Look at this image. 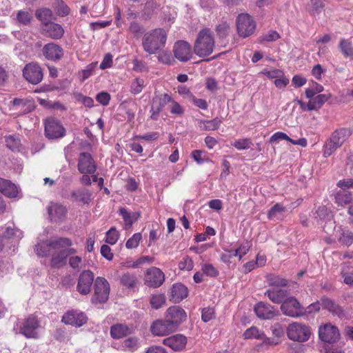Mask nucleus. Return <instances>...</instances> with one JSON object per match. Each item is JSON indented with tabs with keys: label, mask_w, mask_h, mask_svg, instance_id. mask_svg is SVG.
Returning a JSON list of instances; mask_svg holds the SVG:
<instances>
[{
	"label": "nucleus",
	"mask_w": 353,
	"mask_h": 353,
	"mask_svg": "<svg viewBox=\"0 0 353 353\" xmlns=\"http://www.w3.org/2000/svg\"><path fill=\"white\" fill-rule=\"evenodd\" d=\"M166 41V31L163 28H155L144 34L142 46L146 52L154 54L163 49Z\"/></svg>",
	"instance_id": "obj_1"
},
{
	"label": "nucleus",
	"mask_w": 353,
	"mask_h": 353,
	"mask_svg": "<svg viewBox=\"0 0 353 353\" xmlns=\"http://www.w3.org/2000/svg\"><path fill=\"white\" fill-rule=\"evenodd\" d=\"M61 244H37L34 251L40 257L52 255L51 265L53 268H59L65 263V259L69 252L59 246Z\"/></svg>",
	"instance_id": "obj_2"
},
{
	"label": "nucleus",
	"mask_w": 353,
	"mask_h": 353,
	"mask_svg": "<svg viewBox=\"0 0 353 353\" xmlns=\"http://www.w3.org/2000/svg\"><path fill=\"white\" fill-rule=\"evenodd\" d=\"M215 46L214 37L210 28L201 30L194 44V52L199 57L210 55Z\"/></svg>",
	"instance_id": "obj_3"
},
{
	"label": "nucleus",
	"mask_w": 353,
	"mask_h": 353,
	"mask_svg": "<svg viewBox=\"0 0 353 353\" xmlns=\"http://www.w3.org/2000/svg\"><path fill=\"white\" fill-rule=\"evenodd\" d=\"M351 134L352 130L349 128H340L334 130L324 145L323 157L331 156L343 145Z\"/></svg>",
	"instance_id": "obj_4"
},
{
	"label": "nucleus",
	"mask_w": 353,
	"mask_h": 353,
	"mask_svg": "<svg viewBox=\"0 0 353 353\" xmlns=\"http://www.w3.org/2000/svg\"><path fill=\"white\" fill-rule=\"evenodd\" d=\"M269 283L271 287L266 290L265 295L272 302L282 304L288 296L287 291L282 288L287 285L286 280L275 276L269 279Z\"/></svg>",
	"instance_id": "obj_5"
},
{
	"label": "nucleus",
	"mask_w": 353,
	"mask_h": 353,
	"mask_svg": "<svg viewBox=\"0 0 353 353\" xmlns=\"http://www.w3.org/2000/svg\"><path fill=\"white\" fill-rule=\"evenodd\" d=\"M286 334L290 340L303 343L310 339L311 331L306 325L299 322H293L288 325Z\"/></svg>",
	"instance_id": "obj_6"
},
{
	"label": "nucleus",
	"mask_w": 353,
	"mask_h": 353,
	"mask_svg": "<svg viewBox=\"0 0 353 353\" xmlns=\"http://www.w3.org/2000/svg\"><path fill=\"white\" fill-rule=\"evenodd\" d=\"M94 292L92 301L94 303H105L110 294V285L108 281L103 277H97L94 282Z\"/></svg>",
	"instance_id": "obj_7"
},
{
	"label": "nucleus",
	"mask_w": 353,
	"mask_h": 353,
	"mask_svg": "<svg viewBox=\"0 0 353 353\" xmlns=\"http://www.w3.org/2000/svg\"><path fill=\"white\" fill-rule=\"evenodd\" d=\"M45 134L48 139H57L65 134V129L58 119L50 117L45 121Z\"/></svg>",
	"instance_id": "obj_8"
},
{
	"label": "nucleus",
	"mask_w": 353,
	"mask_h": 353,
	"mask_svg": "<svg viewBox=\"0 0 353 353\" xmlns=\"http://www.w3.org/2000/svg\"><path fill=\"white\" fill-rule=\"evenodd\" d=\"M236 28L241 37H247L254 32L256 23L250 14L242 13L236 19Z\"/></svg>",
	"instance_id": "obj_9"
},
{
	"label": "nucleus",
	"mask_w": 353,
	"mask_h": 353,
	"mask_svg": "<svg viewBox=\"0 0 353 353\" xmlns=\"http://www.w3.org/2000/svg\"><path fill=\"white\" fill-rule=\"evenodd\" d=\"M249 244H230L224 247V252L222 253L221 259L224 263H230V259L234 256H238L240 260L249 250Z\"/></svg>",
	"instance_id": "obj_10"
},
{
	"label": "nucleus",
	"mask_w": 353,
	"mask_h": 353,
	"mask_svg": "<svg viewBox=\"0 0 353 353\" xmlns=\"http://www.w3.org/2000/svg\"><path fill=\"white\" fill-rule=\"evenodd\" d=\"M281 310L285 315L291 317H298L305 314L300 303L292 296H287L281 304Z\"/></svg>",
	"instance_id": "obj_11"
},
{
	"label": "nucleus",
	"mask_w": 353,
	"mask_h": 353,
	"mask_svg": "<svg viewBox=\"0 0 353 353\" xmlns=\"http://www.w3.org/2000/svg\"><path fill=\"white\" fill-rule=\"evenodd\" d=\"M40 323L38 319L30 315L26 319L20 328V332L27 338L37 339L39 337Z\"/></svg>",
	"instance_id": "obj_12"
},
{
	"label": "nucleus",
	"mask_w": 353,
	"mask_h": 353,
	"mask_svg": "<svg viewBox=\"0 0 353 353\" xmlns=\"http://www.w3.org/2000/svg\"><path fill=\"white\" fill-rule=\"evenodd\" d=\"M23 75L28 82L34 85L40 83L43 77L41 68L36 63L26 64L23 70Z\"/></svg>",
	"instance_id": "obj_13"
},
{
	"label": "nucleus",
	"mask_w": 353,
	"mask_h": 353,
	"mask_svg": "<svg viewBox=\"0 0 353 353\" xmlns=\"http://www.w3.org/2000/svg\"><path fill=\"white\" fill-rule=\"evenodd\" d=\"M165 318L177 330L179 325L186 320L187 314L183 308L179 306H172L167 310Z\"/></svg>",
	"instance_id": "obj_14"
},
{
	"label": "nucleus",
	"mask_w": 353,
	"mask_h": 353,
	"mask_svg": "<svg viewBox=\"0 0 353 353\" xmlns=\"http://www.w3.org/2000/svg\"><path fill=\"white\" fill-rule=\"evenodd\" d=\"M319 335L321 341L325 343H335L340 336L339 330L330 323L325 324L319 329Z\"/></svg>",
	"instance_id": "obj_15"
},
{
	"label": "nucleus",
	"mask_w": 353,
	"mask_h": 353,
	"mask_svg": "<svg viewBox=\"0 0 353 353\" xmlns=\"http://www.w3.org/2000/svg\"><path fill=\"white\" fill-rule=\"evenodd\" d=\"M165 276L163 272L158 268H149L145 275V283L149 287L157 288L163 283Z\"/></svg>",
	"instance_id": "obj_16"
},
{
	"label": "nucleus",
	"mask_w": 353,
	"mask_h": 353,
	"mask_svg": "<svg viewBox=\"0 0 353 353\" xmlns=\"http://www.w3.org/2000/svg\"><path fill=\"white\" fill-rule=\"evenodd\" d=\"M48 214L52 222L61 223L66 218L68 209L60 203H51L48 207Z\"/></svg>",
	"instance_id": "obj_17"
},
{
	"label": "nucleus",
	"mask_w": 353,
	"mask_h": 353,
	"mask_svg": "<svg viewBox=\"0 0 353 353\" xmlns=\"http://www.w3.org/2000/svg\"><path fill=\"white\" fill-rule=\"evenodd\" d=\"M97 166L91 154L88 152H81L78 161V170L81 174H94Z\"/></svg>",
	"instance_id": "obj_18"
},
{
	"label": "nucleus",
	"mask_w": 353,
	"mask_h": 353,
	"mask_svg": "<svg viewBox=\"0 0 353 353\" xmlns=\"http://www.w3.org/2000/svg\"><path fill=\"white\" fill-rule=\"evenodd\" d=\"M172 101V98L168 94H162L155 96L152 101L151 105V119L157 120L159 112L163 110V107L168 103Z\"/></svg>",
	"instance_id": "obj_19"
},
{
	"label": "nucleus",
	"mask_w": 353,
	"mask_h": 353,
	"mask_svg": "<svg viewBox=\"0 0 353 353\" xmlns=\"http://www.w3.org/2000/svg\"><path fill=\"white\" fill-rule=\"evenodd\" d=\"M173 52L174 57L180 61H188L192 57L191 46L184 41H178L176 42Z\"/></svg>",
	"instance_id": "obj_20"
},
{
	"label": "nucleus",
	"mask_w": 353,
	"mask_h": 353,
	"mask_svg": "<svg viewBox=\"0 0 353 353\" xmlns=\"http://www.w3.org/2000/svg\"><path fill=\"white\" fill-rule=\"evenodd\" d=\"M254 311L258 318L264 320L272 319L278 314V311L274 307L263 302L256 303Z\"/></svg>",
	"instance_id": "obj_21"
},
{
	"label": "nucleus",
	"mask_w": 353,
	"mask_h": 353,
	"mask_svg": "<svg viewBox=\"0 0 353 353\" xmlns=\"http://www.w3.org/2000/svg\"><path fill=\"white\" fill-rule=\"evenodd\" d=\"M176 331L173 324L166 318L165 320H157L151 325V332L157 336H165Z\"/></svg>",
	"instance_id": "obj_22"
},
{
	"label": "nucleus",
	"mask_w": 353,
	"mask_h": 353,
	"mask_svg": "<svg viewBox=\"0 0 353 353\" xmlns=\"http://www.w3.org/2000/svg\"><path fill=\"white\" fill-rule=\"evenodd\" d=\"M94 281V274L90 270L83 271L79 276L77 291L83 295L90 293Z\"/></svg>",
	"instance_id": "obj_23"
},
{
	"label": "nucleus",
	"mask_w": 353,
	"mask_h": 353,
	"mask_svg": "<svg viewBox=\"0 0 353 353\" xmlns=\"http://www.w3.org/2000/svg\"><path fill=\"white\" fill-rule=\"evenodd\" d=\"M87 318L81 312L76 310L68 311L62 317V322L67 325L81 327L86 322Z\"/></svg>",
	"instance_id": "obj_24"
},
{
	"label": "nucleus",
	"mask_w": 353,
	"mask_h": 353,
	"mask_svg": "<svg viewBox=\"0 0 353 353\" xmlns=\"http://www.w3.org/2000/svg\"><path fill=\"white\" fill-rule=\"evenodd\" d=\"M42 52L45 57L50 61H59L63 55V48L54 43H50L43 47Z\"/></svg>",
	"instance_id": "obj_25"
},
{
	"label": "nucleus",
	"mask_w": 353,
	"mask_h": 353,
	"mask_svg": "<svg viewBox=\"0 0 353 353\" xmlns=\"http://www.w3.org/2000/svg\"><path fill=\"white\" fill-rule=\"evenodd\" d=\"M139 339L136 336L128 337L121 343H114L112 347L118 350L134 352L140 347Z\"/></svg>",
	"instance_id": "obj_26"
},
{
	"label": "nucleus",
	"mask_w": 353,
	"mask_h": 353,
	"mask_svg": "<svg viewBox=\"0 0 353 353\" xmlns=\"http://www.w3.org/2000/svg\"><path fill=\"white\" fill-rule=\"evenodd\" d=\"M41 30L42 33L45 36L53 39H59L64 34V30L62 26L52 21L41 27Z\"/></svg>",
	"instance_id": "obj_27"
},
{
	"label": "nucleus",
	"mask_w": 353,
	"mask_h": 353,
	"mask_svg": "<svg viewBox=\"0 0 353 353\" xmlns=\"http://www.w3.org/2000/svg\"><path fill=\"white\" fill-rule=\"evenodd\" d=\"M186 337L182 334H176L163 340V344L174 351L182 350L186 345Z\"/></svg>",
	"instance_id": "obj_28"
},
{
	"label": "nucleus",
	"mask_w": 353,
	"mask_h": 353,
	"mask_svg": "<svg viewBox=\"0 0 353 353\" xmlns=\"http://www.w3.org/2000/svg\"><path fill=\"white\" fill-rule=\"evenodd\" d=\"M133 332V329L125 324L117 323L111 326L110 335L113 339H119Z\"/></svg>",
	"instance_id": "obj_29"
},
{
	"label": "nucleus",
	"mask_w": 353,
	"mask_h": 353,
	"mask_svg": "<svg viewBox=\"0 0 353 353\" xmlns=\"http://www.w3.org/2000/svg\"><path fill=\"white\" fill-rule=\"evenodd\" d=\"M9 198H15L18 194L17 187L10 180L0 177V194Z\"/></svg>",
	"instance_id": "obj_30"
},
{
	"label": "nucleus",
	"mask_w": 353,
	"mask_h": 353,
	"mask_svg": "<svg viewBox=\"0 0 353 353\" xmlns=\"http://www.w3.org/2000/svg\"><path fill=\"white\" fill-rule=\"evenodd\" d=\"M321 307L323 309L327 310L334 315H336L339 317L344 316L342 307L328 298L323 297L321 299Z\"/></svg>",
	"instance_id": "obj_31"
},
{
	"label": "nucleus",
	"mask_w": 353,
	"mask_h": 353,
	"mask_svg": "<svg viewBox=\"0 0 353 353\" xmlns=\"http://www.w3.org/2000/svg\"><path fill=\"white\" fill-rule=\"evenodd\" d=\"M171 299L174 303H179L188 296V288L181 283H175L171 289Z\"/></svg>",
	"instance_id": "obj_32"
},
{
	"label": "nucleus",
	"mask_w": 353,
	"mask_h": 353,
	"mask_svg": "<svg viewBox=\"0 0 353 353\" xmlns=\"http://www.w3.org/2000/svg\"><path fill=\"white\" fill-rule=\"evenodd\" d=\"M71 197L76 202L88 205L92 201V193L88 190L81 189L72 192Z\"/></svg>",
	"instance_id": "obj_33"
},
{
	"label": "nucleus",
	"mask_w": 353,
	"mask_h": 353,
	"mask_svg": "<svg viewBox=\"0 0 353 353\" xmlns=\"http://www.w3.org/2000/svg\"><path fill=\"white\" fill-rule=\"evenodd\" d=\"M339 49L345 59L353 60V45L350 39H341L339 43Z\"/></svg>",
	"instance_id": "obj_34"
},
{
	"label": "nucleus",
	"mask_w": 353,
	"mask_h": 353,
	"mask_svg": "<svg viewBox=\"0 0 353 353\" xmlns=\"http://www.w3.org/2000/svg\"><path fill=\"white\" fill-rule=\"evenodd\" d=\"M243 336L245 339H256L259 340H262L265 343L269 341V339L266 337L264 332L262 330H259L255 326H252L247 329L243 333Z\"/></svg>",
	"instance_id": "obj_35"
},
{
	"label": "nucleus",
	"mask_w": 353,
	"mask_h": 353,
	"mask_svg": "<svg viewBox=\"0 0 353 353\" xmlns=\"http://www.w3.org/2000/svg\"><path fill=\"white\" fill-rule=\"evenodd\" d=\"M35 16L41 22V27L48 23L52 22L53 19L52 11L47 8L37 9L35 12Z\"/></svg>",
	"instance_id": "obj_36"
},
{
	"label": "nucleus",
	"mask_w": 353,
	"mask_h": 353,
	"mask_svg": "<svg viewBox=\"0 0 353 353\" xmlns=\"http://www.w3.org/2000/svg\"><path fill=\"white\" fill-rule=\"evenodd\" d=\"M160 5L155 0H147L142 12L143 19H150L155 10L158 9Z\"/></svg>",
	"instance_id": "obj_37"
},
{
	"label": "nucleus",
	"mask_w": 353,
	"mask_h": 353,
	"mask_svg": "<svg viewBox=\"0 0 353 353\" xmlns=\"http://www.w3.org/2000/svg\"><path fill=\"white\" fill-rule=\"evenodd\" d=\"M335 236L341 243H353V232L347 229L339 228L336 230Z\"/></svg>",
	"instance_id": "obj_38"
},
{
	"label": "nucleus",
	"mask_w": 353,
	"mask_h": 353,
	"mask_svg": "<svg viewBox=\"0 0 353 353\" xmlns=\"http://www.w3.org/2000/svg\"><path fill=\"white\" fill-rule=\"evenodd\" d=\"M353 199V195L347 190H339L335 194L336 203L341 206L350 204Z\"/></svg>",
	"instance_id": "obj_39"
},
{
	"label": "nucleus",
	"mask_w": 353,
	"mask_h": 353,
	"mask_svg": "<svg viewBox=\"0 0 353 353\" xmlns=\"http://www.w3.org/2000/svg\"><path fill=\"white\" fill-rule=\"evenodd\" d=\"M4 239L12 241H19L23 236V232L18 228L8 227L3 232Z\"/></svg>",
	"instance_id": "obj_40"
},
{
	"label": "nucleus",
	"mask_w": 353,
	"mask_h": 353,
	"mask_svg": "<svg viewBox=\"0 0 353 353\" xmlns=\"http://www.w3.org/2000/svg\"><path fill=\"white\" fill-rule=\"evenodd\" d=\"M330 94H320L310 99V109L317 110L330 98Z\"/></svg>",
	"instance_id": "obj_41"
},
{
	"label": "nucleus",
	"mask_w": 353,
	"mask_h": 353,
	"mask_svg": "<svg viewBox=\"0 0 353 353\" xmlns=\"http://www.w3.org/2000/svg\"><path fill=\"white\" fill-rule=\"evenodd\" d=\"M324 6V0H310L307 9L311 14L315 16L322 12Z\"/></svg>",
	"instance_id": "obj_42"
},
{
	"label": "nucleus",
	"mask_w": 353,
	"mask_h": 353,
	"mask_svg": "<svg viewBox=\"0 0 353 353\" xmlns=\"http://www.w3.org/2000/svg\"><path fill=\"white\" fill-rule=\"evenodd\" d=\"M221 123V119L216 117L212 120L201 121L200 128L203 130H216L219 128Z\"/></svg>",
	"instance_id": "obj_43"
},
{
	"label": "nucleus",
	"mask_w": 353,
	"mask_h": 353,
	"mask_svg": "<svg viewBox=\"0 0 353 353\" xmlns=\"http://www.w3.org/2000/svg\"><path fill=\"white\" fill-rule=\"evenodd\" d=\"M32 19L33 17L31 13L24 10L18 11L16 16V20L17 23L24 26L29 25L31 23Z\"/></svg>",
	"instance_id": "obj_44"
},
{
	"label": "nucleus",
	"mask_w": 353,
	"mask_h": 353,
	"mask_svg": "<svg viewBox=\"0 0 353 353\" xmlns=\"http://www.w3.org/2000/svg\"><path fill=\"white\" fill-rule=\"evenodd\" d=\"M165 296L163 294H153L150 299V305L155 310L159 309L165 303Z\"/></svg>",
	"instance_id": "obj_45"
},
{
	"label": "nucleus",
	"mask_w": 353,
	"mask_h": 353,
	"mask_svg": "<svg viewBox=\"0 0 353 353\" xmlns=\"http://www.w3.org/2000/svg\"><path fill=\"white\" fill-rule=\"evenodd\" d=\"M349 268L348 263H343L341 268V275L343 278V282L350 285L353 286V271L347 272V270Z\"/></svg>",
	"instance_id": "obj_46"
},
{
	"label": "nucleus",
	"mask_w": 353,
	"mask_h": 353,
	"mask_svg": "<svg viewBox=\"0 0 353 353\" xmlns=\"http://www.w3.org/2000/svg\"><path fill=\"white\" fill-rule=\"evenodd\" d=\"M137 279L135 275L129 273L124 274L121 278V284L128 288H134Z\"/></svg>",
	"instance_id": "obj_47"
},
{
	"label": "nucleus",
	"mask_w": 353,
	"mask_h": 353,
	"mask_svg": "<svg viewBox=\"0 0 353 353\" xmlns=\"http://www.w3.org/2000/svg\"><path fill=\"white\" fill-rule=\"evenodd\" d=\"M143 79L137 78L134 79L131 83L130 92L134 94H139L145 87Z\"/></svg>",
	"instance_id": "obj_48"
},
{
	"label": "nucleus",
	"mask_w": 353,
	"mask_h": 353,
	"mask_svg": "<svg viewBox=\"0 0 353 353\" xmlns=\"http://www.w3.org/2000/svg\"><path fill=\"white\" fill-rule=\"evenodd\" d=\"M119 214L122 216L126 225L130 227L133 222L137 220L136 214L131 215L125 208H121L119 210Z\"/></svg>",
	"instance_id": "obj_49"
},
{
	"label": "nucleus",
	"mask_w": 353,
	"mask_h": 353,
	"mask_svg": "<svg viewBox=\"0 0 353 353\" xmlns=\"http://www.w3.org/2000/svg\"><path fill=\"white\" fill-rule=\"evenodd\" d=\"M285 211V207L280 203H276L272 206L268 212V218L272 219L277 217L278 215L281 214Z\"/></svg>",
	"instance_id": "obj_50"
},
{
	"label": "nucleus",
	"mask_w": 353,
	"mask_h": 353,
	"mask_svg": "<svg viewBox=\"0 0 353 353\" xmlns=\"http://www.w3.org/2000/svg\"><path fill=\"white\" fill-rule=\"evenodd\" d=\"M232 145L237 150H245L250 148L252 143L250 139L245 138L236 140Z\"/></svg>",
	"instance_id": "obj_51"
},
{
	"label": "nucleus",
	"mask_w": 353,
	"mask_h": 353,
	"mask_svg": "<svg viewBox=\"0 0 353 353\" xmlns=\"http://www.w3.org/2000/svg\"><path fill=\"white\" fill-rule=\"evenodd\" d=\"M230 31V26L226 22H222L216 27V32L221 38L225 37Z\"/></svg>",
	"instance_id": "obj_52"
},
{
	"label": "nucleus",
	"mask_w": 353,
	"mask_h": 353,
	"mask_svg": "<svg viewBox=\"0 0 353 353\" xmlns=\"http://www.w3.org/2000/svg\"><path fill=\"white\" fill-rule=\"evenodd\" d=\"M201 270L204 274L211 277H216L219 274L218 270L210 263L203 265Z\"/></svg>",
	"instance_id": "obj_53"
},
{
	"label": "nucleus",
	"mask_w": 353,
	"mask_h": 353,
	"mask_svg": "<svg viewBox=\"0 0 353 353\" xmlns=\"http://www.w3.org/2000/svg\"><path fill=\"white\" fill-rule=\"evenodd\" d=\"M280 37L279 33L276 31L272 30L266 34H264L261 37H259V41H268V42H272L277 39H279Z\"/></svg>",
	"instance_id": "obj_54"
},
{
	"label": "nucleus",
	"mask_w": 353,
	"mask_h": 353,
	"mask_svg": "<svg viewBox=\"0 0 353 353\" xmlns=\"http://www.w3.org/2000/svg\"><path fill=\"white\" fill-rule=\"evenodd\" d=\"M129 29L136 37H139L144 32L143 27L135 21L130 23Z\"/></svg>",
	"instance_id": "obj_55"
},
{
	"label": "nucleus",
	"mask_w": 353,
	"mask_h": 353,
	"mask_svg": "<svg viewBox=\"0 0 353 353\" xmlns=\"http://www.w3.org/2000/svg\"><path fill=\"white\" fill-rule=\"evenodd\" d=\"M119 239V232L114 227L111 228L106 232V239L105 243H117Z\"/></svg>",
	"instance_id": "obj_56"
},
{
	"label": "nucleus",
	"mask_w": 353,
	"mask_h": 353,
	"mask_svg": "<svg viewBox=\"0 0 353 353\" xmlns=\"http://www.w3.org/2000/svg\"><path fill=\"white\" fill-rule=\"evenodd\" d=\"M110 94L107 92H101L96 96V100L102 105H108L110 101Z\"/></svg>",
	"instance_id": "obj_57"
},
{
	"label": "nucleus",
	"mask_w": 353,
	"mask_h": 353,
	"mask_svg": "<svg viewBox=\"0 0 353 353\" xmlns=\"http://www.w3.org/2000/svg\"><path fill=\"white\" fill-rule=\"evenodd\" d=\"M157 53H159L158 60L164 64H170L174 61L171 54L168 52L161 50Z\"/></svg>",
	"instance_id": "obj_58"
},
{
	"label": "nucleus",
	"mask_w": 353,
	"mask_h": 353,
	"mask_svg": "<svg viewBox=\"0 0 353 353\" xmlns=\"http://www.w3.org/2000/svg\"><path fill=\"white\" fill-rule=\"evenodd\" d=\"M193 267V261L188 256L184 257L183 260L179 263V268L181 270L190 271L192 270Z\"/></svg>",
	"instance_id": "obj_59"
},
{
	"label": "nucleus",
	"mask_w": 353,
	"mask_h": 353,
	"mask_svg": "<svg viewBox=\"0 0 353 353\" xmlns=\"http://www.w3.org/2000/svg\"><path fill=\"white\" fill-rule=\"evenodd\" d=\"M6 142L7 146L12 150H14L20 145V139L14 135L7 137L6 138Z\"/></svg>",
	"instance_id": "obj_60"
},
{
	"label": "nucleus",
	"mask_w": 353,
	"mask_h": 353,
	"mask_svg": "<svg viewBox=\"0 0 353 353\" xmlns=\"http://www.w3.org/2000/svg\"><path fill=\"white\" fill-rule=\"evenodd\" d=\"M214 318V310L212 307L203 309L201 319L204 322H208Z\"/></svg>",
	"instance_id": "obj_61"
},
{
	"label": "nucleus",
	"mask_w": 353,
	"mask_h": 353,
	"mask_svg": "<svg viewBox=\"0 0 353 353\" xmlns=\"http://www.w3.org/2000/svg\"><path fill=\"white\" fill-rule=\"evenodd\" d=\"M330 214V211L327 209V207L323 205L319 206L318 209L316 210L315 218H319L320 219H325Z\"/></svg>",
	"instance_id": "obj_62"
},
{
	"label": "nucleus",
	"mask_w": 353,
	"mask_h": 353,
	"mask_svg": "<svg viewBox=\"0 0 353 353\" xmlns=\"http://www.w3.org/2000/svg\"><path fill=\"white\" fill-rule=\"evenodd\" d=\"M101 254L108 261L112 260L113 258V254L112 252L111 248L107 244H103L101 246Z\"/></svg>",
	"instance_id": "obj_63"
},
{
	"label": "nucleus",
	"mask_w": 353,
	"mask_h": 353,
	"mask_svg": "<svg viewBox=\"0 0 353 353\" xmlns=\"http://www.w3.org/2000/svg\"><path fill=\"white\" fill-rule=\"evenodd\" d=\"M337 186L341 188L342 189L341 190H346V189L353 188V179H347L340 180L337 183Z\"/></svg>",
	"instance_id": "obj_64"
}]
</instances>
